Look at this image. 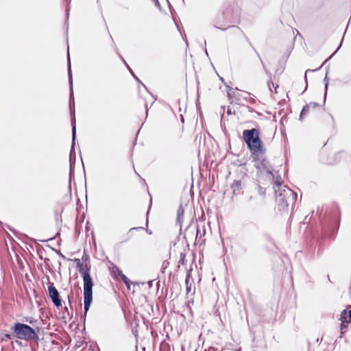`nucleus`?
Listing matches in <instances>:
<instances>
[{
  "instance_id": "obj_4",
  "label": "nucleus",
  "mask_w": 351,
  "mask_h": 351,
  "mask_svg": "<svg viewBox=\"0 0 351 351\" xmlns=\"http://www.w3.org/2000/svg\"><path fill=\"white\" fill-rule=\"evenodd\" d=\"M49 295L50 298H51L53 304L56 306L59 307L62 305L61 300L59 299V293L56 289L55 287H53V285H51L49 288Z\"/></svg>"
},
{
  "instance_id": "obj_2",
  "label": "nucleus",
  "mask_w": 351,
  "mask_h": 351,
  "mask_svg": "<svg viewBox=\"0 0 351 351\" xmlns=\"http://www.w3.org/2000/svg\"><path fill=\"white\" fill-rule=\"evenodd\" d=\"M84 280V310L86 313L90 306L93 300V282L88 272H85L83 275Z\"/></svg>"
},
{
  "instance_id": "obj_10",
  "label": "nucleus",
  "mask_w": 351,
  "mask_h": 351,
  "mask_svg": "<svg viewBox=\"0 0 351 351\" xmlns=\"http://www.w3.org/2000/svg\"><path fill=\"white\" fill-rule=\"evenodd\" d=\"M348 322H341V330H343V328L346 327L347 324H348Z\"/></svg>"
},
{
  "instance_id": "obj_6",
  "label": "nucleus",
  "mask_w": 351,
  "mask_h": 351,
  "mask_svg": "<svg viewBox=\"0 0 351 351\" xmlns=\"http://www.w3.org/2000/svg\"><path fill=\"white\" fill-rule=\"evenodd\" d=\"M68 59H69V81H70V85H71V99L73 98V82H72V77H71V63H70V59H69V53H68Z\"/></svg>"
},
{
  "instance_id": "obj_1",
  "label": "nucleus",
  "mask_w": 351,
  "mask_h": 351,
  "mask_svg": "<svg viewBox=\"0 0 351 351\" xmlns=\"http://www.w3.org/2000/svg\"><path fill=\"white\" fill-rule=\"evenodd\" d=\"M243 137L251 152L257 153L262 151V143L258 130H245L243 132Z\"/></svg>"
},
{
  "instance_id": "obj_3",
  "label": "nucleus",
  "mask_w": 351,
  "mask_h": 351,
  "mask_svg": "<svg viewBox=\"0 0 351 351\" xmlns=\"http://www.w3.org/2000/svg\"><path fill=\"white\" fill-rule=\"evenodd\" d=\"M13 330L16 337L19 339L29 341L36 337V334L34 330L29 326L25 324H15L13 327Z\"/></svg>"
},
{
  "instance_id": "obj_9",
  "label": "nucleus",
  "mask_w": 351,
  "mask_h": 351,
  "mask_svg": "<svg viewBox=\"0 0 351 351\" xmlns=\"http://www.w3.org/2000/svg\"><path fill=\"white\" fill-rule=\"evenodd\" d=\"M11 338V335H9V334H5L3 335V338L1 339V341H5L6 339H10Z\"/></svg>"
},
{
  "instance_id": "obj_8",
  "label": "nucleus",
  "mask_w": 351,
  "mask_h": 351,
  "mask_svg": "<svg viewBox=\"0 0 351 351\" xmlns=\"http://www.w3.org/2000/svg\"><path fill=\"white\" fill-rule=\"evenodd\" d=\"M76 134V126H75V119L72 121V135H73V145L74 144V141L75 139Z\"/></svg>"
},
{
  "instance_id": "obj_16",
  "label": "nucleus",
  "mask_w": 351,
  "mask_h": 351,
  "mask_svg": "<svg viewBox=\"0 0 351 351\" xmlns=\"http://www.w3.org/2000/svg\"><path fill=\"white\" fill-rule=\"evenodd\" d=\"M327 87H328V83L326 82V88H327Z\"/></svg>"
},
{
  "instance_id": "obj_11",
  "label": "nucleus",
  "mask_w": 351,
  "mask_h": 351,
  "mask_svg": "<svg viewBox=\"0 0 351 351\" xmlns=\"http://www.w3.org/2000/svg\"><path fill=\"white\" fill-rule=\"evenodd\" d=\"M306 110V108L304 107L302 110V112H301L300 117H302L305 114Z\"/></svg>"
},
{
  "instance_id": "obj_13",
  "label": "nucleus",
  "mask_w": 351,
  "mask_h": 351,
  "mask_svg": "<svg viewBox=\"0 0 351 351\" xmlns=\"http://www.w3.org/2000/svg\"><path fill=\"white\" fill-rule=\"evenodd\" d=\"M112 272H113L114 274H117V275H119V271H116V269H113V268H112Z\"/></svg>"
},
{
  "instance_id": "obj_15",
  "label": "nucleus",
  "mask_w": 351,
  "mask_h": 351,
  "mask_svg": "<svg viewBox=\"0 0 351 351\" xmlns=\"http://www.w3.org/2000/svg\"><path fill=\"white\" fill-rule=\"evenodd\" d=\"M235 183L237 184V186L240 184V182H236Z\"/></svg>"
},
{
  "instance_id": "obj_14",
  "label": "nucleus",
  "mask_w": 351,
  "mask_h": 351,
  "mask_svg": "<svg viewBox=\"0 0 351 351\" xmlns=\"http://www.w3.org/2000/svg\"><path fill=\"white\" fill-rule=\"evenodd\" d=\"M349 317L351 319V311H349Z\"/></svg>"
},
{
  "instance_id": "obj_7",
  "label": "nucleus",
  "mask_w": 351,
  "mask_h": 351,
  "mask_svg": "<svg viewBox=\"0 0 351 351\" xmlns=\"http://www.w3.org/2000/svg\"><path fill=\"white\" fill-rule=\"evenodd\" d=\"M348 317H349V312H348L346 310H344L341 313L340 320L341 322H348L347 320Z\"/></svg>"
},
{
  "instance_id": "obj_5",
  "label": "nucleus",
  "mask_w": 351,
  "mask_h": 351,
  "mask_svg": "<svg viewBox=\"0 0 351 351\" xmlns=\"http://www.w3.org/2000/svg\"><path fill=\"white\" fill-rule=\"evenodd\" d=\"M116 269V271H119V276H121V279L124 282V283L130 288V280L129 279L121 272V271L117 267H113V269Z\"/></svg>"
},
{
  "instance_id": "obj_12",
  "label": "nucleus",
  "mask_w": 351,
  "mask_h": 351,
  "mask_svg": "<svg viewBox=\"0 0 351 351\" xmlns=\"http://www.w3.org/2000/svg\"><path fill=\"white\" fill-rule=\"evenodd\" d=\"M275 184H276L277 186H280V184H281V182L280 181V180H278H278H276L275 181Z\"/></svg>"
}]
</instances>
